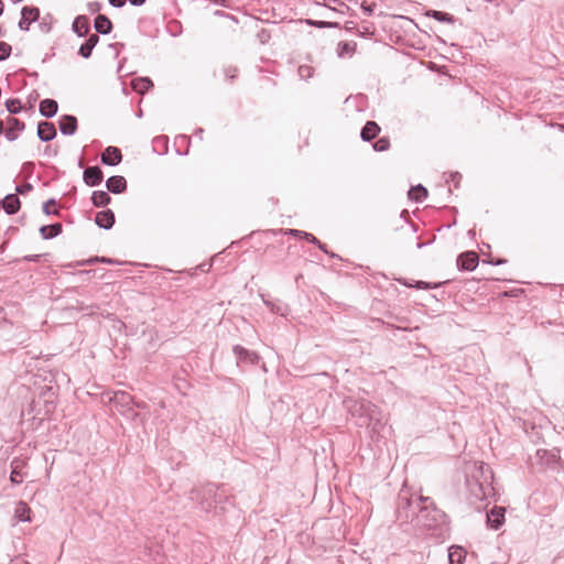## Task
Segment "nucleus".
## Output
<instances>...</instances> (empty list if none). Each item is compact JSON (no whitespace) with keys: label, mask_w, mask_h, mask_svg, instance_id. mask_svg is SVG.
Here are the masks:
<instances>
[{"label":"nucleus","mask_w":564,"mask_h":564,"mask_svg":"<svg viewBox=\"0 0 564 564\" xmlns=\"http://www.w3.org/2000/svg\"><path fill=\"white\" fill-rule=\"evenodd\" d=\"M397 520L400 524H412L414 529L432 530L446 524V513L438 509L430 497H413L402 489L398 495Z\"/></svg>","instance_id":"1"},{"label":"nucleus","mask_w":564,"mask_h":564,"mask_svg":"<svg viewBox=\"0 0 564 564\" xmlns=\"http://www.w3.org/2000/svg\"><path fill=\"white\" fill-rule=\"evenodd\" d=\"M350 413L357 417V424L360 427H370L373 432H378L383 425V414L381 410L368 400L356 401L350 406Z\"/></svg>","instance_id":"2"},{"label":"nucleus","mask_w":564,"mask_h":564,"mask_svg":"<svg viewBox=\"0 0 564 564\" xmlns=\"http://www.w3.org/2000/svg\"><path fill=\"white\" fill-rule=\"evenodd\" d=\"M221 488L215 484H206L200 488L193 489L189 498L196 501L203 511L209 512L226 499V496L220 492Z\"/></svg>","instance_id":"3"},{"label":"nucleus","mask_w":564,"mask_h":564,"mask_svg":"<svg viewBox=\"0 0 564 564\" xmlns=\"http://www.w3.org/2000/svg\"><path fill=\"white\" fill-rule=\"evenodd\" d=\"M122 414H130L132 419L138 416L133 411L134 398L126 391H116L109 400Z\"/></svg>","instance_id":"4"},{"label":"nucleus","mask_w":564,"mask_h":564,"mask_svg":"<svg viewBox=\"0 0 564 564\" xmlns=\"http://www.w3.org/2000/svg\"><path fill=\"white\" fill-rule=\"evenodd\" d=\"M40 18V9L36 7H23L21 10V19L19 21V29L29 31L31 23L37 21Z\"/></svg>","instance_id":"5"},{"label":"nucleus","mask_w":564,"mask_h":564,"mask_svg":"<svg viewBox=\"0 0 564 564\" xmlns=\"http://www.w3.org/2000/svg\"><path fill=\"white\" fill-rule=\"evenodd\" d=\"M10 466H11L10 481L13 485H20L23 481L24 477L26 476V474L23 471V469L26 466V460L21 457H14L11 460Z\"/></svg>","instance_id":"6"},{"label":"nucleus","mask_w":564,"mask_h":564,"mask_svg":"<svg viewBox=\"0 0 564 564\" xmlns=\"http://www.w3.org/2000/svg\"><path fill=\"white\" fill-rule=\"evenodd\" d=\"M479 263V257L475 251H465L457 258V268L463 271H473Z\"/></svg>","instance_id":"7"},{"label":"nucleus","mask_w":564,"mask_h":564,"mask_svg":"<svg viewBox=\"0 0 564 564\" xmlns=\"http://www.w3.org/2000/svg\"><path fill=\"white\" fill-rule=\"evenodd\" d=\"M232 351L237 358L238 365L241 362L257 365L259 362V355L253 350L242 347L241 345H235L232 347Z\"/></svg>","instance_id":"8"},{"label":"nucleus","mask_w":564,"mask_h":564,"mask_svg":"<svg viewBox=\"0 0 564 564\" xmlns=\"http://www.w3.org/2000/svg\"><path fill=\"white\" fill-rule=\"evenodd\" d=\"M83 180L88 186H98L104 180V173L98 165L88 166L84 170Z\"/></svg>","instance_id":"9"},{"label":"nucleus","mask_w":564,"mask_h":564,"mask_svg":"<svg viewBox=\"0 0 564 564\" xmlns=\"http://www.w3.org/2000/svg\"><path fill=\"white\" fill-rule=\"evenodd\" d=\"M101 163L109 166H116L122 161L121 150L117 147H107L101 153Z\"/></svg>","instance_id":"10"},{"label":"nucleus","mask_w":564,"mask_h":564,"mask_svg":"<svg viewBox=\"0 0 564 564\" xmlns=\"http://www.w3.org/2000/svg\"><path fill=\"white\" fill-rule=\"evenodd\" d=\"M59 131L64 135H73L77 131V118L73 115H64L58 121Z\"/></svg>","instance_id":"11"},{"label":"nucleus","mask_w":564,"mask_h":564,"mask_svg":"<svg viewBox=\"0 0 564 564\" xmlns=\"http://www.w3.org/2000/svg\"><path fill=\"white\" fill-rule=\"evenodd\" d=\"M7 122L9 127L6 130L4 135L8 141L13 142L18 139V133L25 129V123L14 117H8Z\"/></svg>","instance_id":"12"},{"label":"nucleus","mask_w":564,"mask_h":564,"mask_svg":"<svg viewBox=\"0 0 564 564\" xmlns=\"http://www.w3.org/2000/svg\"><path fill=\"white\" fill-rule=\"evenodd\" d=\"M535 458L541 466L551 467L557 463L560 455L556 451L538 449Z\"/></svg>","instance_id":"13"},{"label":"nucleus","mask_w":564,"mask_h":564,"mask_svg":"<svg viewBox=\"0 0 564 564\" xmlns=\"http://www.w3.org/2000/svg\"><path fill=\"white\" fill-rule=\"evenodd\" d=\"M116 221L115 213L111 209L98 212L95 216V224L106 230L113 227Z\"/></svg>","instance_id":"14"},{"label":"nucleus","mask_w":564,"mask_h":564,"mask_svg":"<svg viewBox=\"0 0 564 564\" xmlns=\"http://www.w3.org/2000/svg\"><path fill=\"white\" fill-rule=\"evenodd\" d=\"M57 132L53 122L41 121L37 124V137L43 142H50L55 139Z\"/></svg>","instance_id":"15"},{"label":"nucleus","mask_w":564,"mask_h":564,"mask_svg":"<svg viewBox=\"0 0 564 564\" xmlns=\"http://www.w3.org/2000/svg\"><path fill=\"white\" fill-rule=\"evenodd\" d=\"M106 187L112 194H121L127 191V181L121 175H113L106 181Z\"/></svg>","instance_id":"16"},{"label":"nucleus","mask_w":564,"mask_h":564,"mask_svg":"<svg viewBox=\"0 0 564 564\" xmlns=\"http://www.w3.org/2000/svg\"><path fill=\"white\" fill-rule=\"evenodd\" d=\"M72 30L79 37L88 35L90 31L89 19L86 15H78L75 18L72 24Z\"/></svg>","instance_id":"17"},{"label":"nucleus","mask_w":564,"mask_h":564,"mask_svg":"<svg viewBox=\"0 0 564 564\" xmlns=\"http://www.w3.org/2000/svg\"><path fill=\"white\" fill-rule=\"evenodd\" d=\"M58 110V104L56 100L46 98L40 102L39 111L41 116L45 118H53Z\"/></svg>","instance_id":"18"},{"label":"nucleus","mask_w":564,"mask_h":564,"mask_svg":"<svg viewBox=\"0 0 564 564\" xmlns=\"http://www.w3.org/2000/svg\"><path fill=\"white\" fill-rule=\"evenodd\" d=\"M94 28L97 33L106 35L112 31V22L105 14H98L94 20Z\"/></svg>","instance_id":"19"},{"label":"nucleus","mask_w":564,"mask_h":564,"mask_svg":"<svg viewBox=\"0 0 564 564\" xmlns=\"http://www.w3.org/2000/svg\"><path fill=\"white\" fill-rule=\"evenodd\" d=\"M2 207L8 215H14L21 208V200L17 194H8L2 202Z\"/></svg>","instance_id":"20"},{"label":"nucleus","mask_w":564,"mask_h":564,"mask_svg":"<svg viewBox=\"0 0 564 564\" xmlns=\"http://www.w3.org/2000/svg\"><path fill=\"white\" fill-rule=\"evenodd\" d=\"M98 34H90L88 39L83 43L78 50V54L84 58H89L93 54L94 47L98 44Z\"/></svg>","instance_id":"21"},{"label":"nucleus","mask_w":564,"mask_h":564,"mask_svg":"<svg viewBox=\"0 0 564 564\" xmlns=\"http://www.w3.org/2000/svg\"><path fill=\"white\" fill-rule=\"evenodd\" d=\"M380 127L376 121H367L364 128L361 129L360 137L364 141H371L380 132Z\"/></svg>","instance_id":"22"},{"label":"nucleus","mask_w":564,"mask_h":564,"mask_svg":"<svg viewBox=\"0 0 564 564\" xmlns=\"http://www.w3.org/2000/svg\"><path fill=\"white\" fill-rule=\"evenodd\" d=\"M63 231V226L61 223H54L52 225H44L40 228V234L43 239H53L61 235Z\"/></svg>","instance_id":"23"},{"label":"nucleus","mask_w":564,"mask_h":564,"mask_svg":"<svg viewBox=\"0 0 564 564\" xmlns=\"http://www.w3.org/2000/svg\"><path fill=\"white\" fill-rule=\"evenodd\" d=\"M466 553L460 546H451L448 549V564H463Z\"/></svg>","instance_id":"24"},{"label":"nucleus","mask_w":564,"mask_h":564,"mask_svg":"<svg viewBox=\"0 0 564 564\" xmlns=\"http://www.w3.org/2000/svg\"><path fill=\"white\" fill-rule=\"evenodd\" d=\"M408 197L416 203L423 202L427 197V189L423 185L417 184L409 189Z\"/></svg>","instance_id":"25"},{"label":"nucleus","mask_w":564,"mask_h":564,"mask_svg":"<svg viewBox=\"0 0 564 564\" xmlns=\"http://www.w3.org/2000/svg\"><path fill=\"white\" fill-rule=\"evenodd\" d=\"M31 509L24 501H19L17 503L15 510H14V517L21 521V522H30L31 521Z\"/></svg>","instance_id":"26"},{"label":"nucleus","mask_w":564,"mask_h":564,"mask_svg":"<svg viewBox=\"0 0 564 564\" xmlns=\"http://www.w3.org/2000/svg\"><path fill=\"white\" fill-rule=\"evenodd\" d=\"M111 202V197L108 192L94 191L91 195V203L95 207H105Z\"/></svg>","instance_id":"27"},{"label":"nucleus","mask_w":564,"mask_h":564,"mask_svg":"<svg viewBox=\"0 0 564 564\" xmlns=\"http://www.w3.org/2000/svg\"><path fill=\"white\" fill-rule=\"evenodd\" d=\"M357 44L356 42H346L341 41L337 45V54L339 57L350 56L356 51Z\"/></svg>","instance_id":"28"},{"label":"nucleus","mask_w":564,"mask_h":564,"mask_svg":"<svg viewBox=\"0 0 564 564\" xmlns=\"http://www.w3.org/2000/svg\"><path fill=\"white\" fill-rule=\"evenodd\" d=\"M425 15L429 17V18H433V19H435L438 22H446V23H454L455 22L454 15H452V14H449L447 12H443V11L429 10L425 13Z\"/></svg>","instance_id":"29"},{"label":"nucleus","mask_w":564,"mask_h":564,"mask_svg":"<svg viewBox=\"0 0 564 564\" xmlns=\"http://www.w3.org/2000/svg\"><path fill=\"white\" fill-rule=\"evenodd\" d=\"M376 28L371 22H365L358 28L357 34L362 37H370L375 34Z\"/></svg>","instance_id":"30"},{"label":"nucleus","mask_w":564,"mask_h":564,"mask_svg":"<svg viewBox=\"0 0 564 564\" xmlns=\"http://www.w3.org/2000/svg\"><path fill=\"white\" fill-rule=\"evenodd\" d=\"M308 25L318 28V29H335L339 26L337 22H328V21H317V20H306Z\"/></svg>","instance_id":"31"},{"label":"nucleus","mask_w":564,"mask_h":564,"mask_svg":"<svg viewBox=\"0 0 564 564\" xmlns=\"http://www.w3.org/2000/svg\"><path fill=\"white\" fill-rule=\"evenodd\" d=\"M6 108L7 110L11 113V115H17L21 111L22 109V106H21V101L19 99H8L6 101Z\"/></svg>","instance_id":"32"},{"label":"nucleus","mask_w":564,"mask_h":564,"mask_svg":"<svg viewBox=\"0 0 564 564\" xmlns=\"http://www.w3.org/2000/svg\"><path fill=\"white\" fill-rule=\"evenodd\" d=\"M52 206H56V200L54 198H50L43 204V207H42L43 213L47 216H50V215L58 216L59 210L52 209Z\"/></svg>","instance_id":"33"},{"label":"nucleus","mask_w":564,"mask_h":564,"mask_svg":"<svg viewBox=\"0 0 564 564\" xmlns=\"http://www.w3.org/2000/svg\"><path fill=\"white\" fill-rule=\"evenodd\" d=\"M372 148L377 152H383L387 151L390 148V140L387 137L378 139L373 144Z\"/></svg>","instance_id":"34"},{"label":"nucleus","mask_w":564,"mask_h":564,"mask_svg":"<svg viewBox=\"0 0 564 564\" xmlns=\"http://www.w3.org/2000/svg\"><path fill=\"white\" fill-rule=\"evenodd\" d=\"M297 73L302 79L307 80L313 77L314 68L310 65H301L297 69Z\"/></svg>","instance_id":"35"},{"label":"nucleus","mask_w":564,"mask_h":564,"mask_svg":"<svg viewBox=\"0 0 564 564\" xmlns=\"http://www.w3.org/2000/svg\"><path fill=\"white\" fill-rule=\"evenodd\" d=\"M12 46L7 42H0V62L6 61L10 57Z\"/></svg>","instance_id":"36"},{"label":"nucleus","mask_w":564,"mask_h":564,"mask_svg":"<svg viewBox=\"0 0 564 564\" xmlns=\"http://www.w3.org/2000/svg\"><path fill=\"white\" fill-rule=\"evenodd\" d=\"M139 85H135L134 88L139 90L140 93H143L144 90H148L149 88L153 87V83L150 78H140Z\"/></svg>","instance_id":"37"},{"label":"nucleus","mask_w":564,"mask_h":564,"mask_svg":"<svg viewBox=\"0 0 564 564\" xmlns=\"http://www.w3.org/2000/svg\"><path fill=\"white\" fill-rule=\"evenodd\" d=\"M506 509L496 507V530H498L505 522Z\"/></svg>","instance_id":"38"},{"label":"nucleus","mask_w":564,"mask_h":564,"mask_svg":"<svg viewBox=\"0 0 564 564\" xmlns=\"http://www.w3.org/2000/svg\"><path fill=\"white\" fill-rule=\"evenodd\" d=\"M95 262L115 263V260L105 258V257H101V258L95 257V258H90V259L86 260L85 262H82V264H93Z\"/></svg>","instance_id":"39"},{"label":"nucleus","mask_w":564,"mask_h":564,"mask_svg":"<svg viewBox=\"0 0 564 564\" xmlns=\"http://www.w3.org/2000/svg\"><path fill=\"white\" fill-rule=\"evenodd\" d=\"M271 35H270V32L265 29H261L258 33H257V39L259 40L260 43L262 44H265L269 40H270Z\"/></svg>","instance_id":"40"},{"label":"nucleus","mask_w":564,"mask_h":564,"mask_svg":"<svg viewBox=\"0 0 564 564\" xmlns=\"http://www.w3.org/2000/svg\"><path fill=\"white\" fill-rule=\"evenodd\" d=\"M32 189H33L32 184H30V183H24V184H21V185H17V187H15V192H17V193H15V194H17V195H18V194L23 195V194H25V193L31 192Z\"/></svg>","instance_id":"41"},{"label":"nucleus","mask_w":564,"mask_h":564,"mask_svg":"<svg viewBox=\"0 0 564 564\" xmlns=\"http://www.w3.org/2000/svg\"><path fill=\"white\" fill-rule=\"evenodd\" d=\"M87 7H88V11L90 13H96V12H99L101 10L102 6L98 1H91V2H88Z\"/></svg>","instance_id":"42"},{"label":"nucleus","mask_w":564,"mask_h":564,"mask_svg":"<svg viewBox=\"0 0 564 564\" xmlns=\"http://www.w3.org/2000/svg\"><path fill=\"white\" fill-rule=\"evenodd\" d=\"M486 524L488 528L494 529V508L486 511Z\"/></svg>","instance_id":"43"},{"label":"nucleus","mask_w":564,"mask_h":564,"mask_svg":"<svg viewBox=\"0 0 564 564\" xmlns=\"http://www.w3.org/2000/svg\"><path fill=\"white\" fill-rule=\"evenodd\" d=\"M264 304L270 307V310L273 312V313H276V314H280V315H284L282 308L280 305H275L273 304L272 302L270 301H264Z\"/></svg>","instance_id":"44"},{"label":"nucleus","mask_w":564,"mask_h":564,"mask_svg":"<svg viewBox=\"0 0 564 564\" xmlns=\"http://www.w3.org/2000/svg\"><path fill=\"white\" fill-rule=\"evenodd\" d=\"M376 8V3L367 4L366 2L361 3V9L367 15H372Z\"/></svg>","instance_id":"45"},{"label":"nucleus","mask_w":564,"mask_h":564,"mask_svg":"<svg viewBox=\"0 0 564 564\" xmlns=\"http://www.w3.org/2000/svg\"><path fill=\"white\" fill-rule=\"evenodd\" d=\"M449 177H451V182L454 183L455 188H458L459 183L462 181V174L458 172H454V173L449 174Z\"/></svg>","instance_id":"46"},{"label":"nucleus","mask_w":564,"mask_h":564,"mask_svg":"<svg viewBox=\"0 0 564 564\" xmlns=\"http://www.w3.org/2000/svg\"><path fill=\"white\" fill-rule=\"evenodd\" d=\"M166 143H167V140H166V138H165V137H156V138H154V140H153V147H154V149H155L156 147H164V148H166Z\"/></svg>","instance_id":"47"},{"label":"nucleus","mask_w":564,"mask_h":564,"mask_svg":"<svg viewBox=\"0 0 564 564\" xmlns=\"http://www.w3.org/2000/svg\"><path fill=\"white\" fill-rule=\"evenodd\" d=\"M225 76L229 79V80H232L234 78H236L237 76V68L235 67H228L225 69Z\"/></svg>","instance_id":"48"},{"label":"nucleus","mask_w":564,"mask_h":564,"mask_svg":"<svg viewBox=\"0 0 564 564\" xmlns=\"http://www.w3.org/2000/svg\"><path fill=\"white\" fill-rule=\"evenodd\" d=\"M303 238L313 245L317 246L319 243V240L314 235H312L310 232H306V231L303 232Z\"/></svg>","instance_id":"49"},{"label":"nucleus","mask_w":564,"mask_h":564,"mask_svg":"<svg viewBox=\"0 0 564 564\" xmlns=\"http://www.w3.org/2000/svg\"><path fill=\"white\" fill-rule=\"evenodd\" d=\"M415 288L423 289V290H429V289L437 288V284L432 285L429 282L417 281L416 284H415Z\"/></svg>","instance_id":"50"},{"label":"nucleus","mask_w":564,"mask_h":564,"mask_svg":"<svg viewBox=\"0 0 564 564\" xmlns=\"http://www.w3.org/2000/svg\"><path fill=\"white\" fill-rule=\"evenodd\" d=\"M41 257L42 254H29L23 257V260L28 262H39Z\"/></svg>","instance_id":"51"},{"label":"nucleus","mask_w":564,"mask_h":564,"mask_svg":"<svg viewBox=\"0 0 564 564\" xmlns=\"http://www.w3.org/2000/svg\"><path fill=\"white\" fill-rule=\"evenodd\" d=\"M109 1V4L115 7V8H122L127 0H108Z\"/></svg>","instance_id":"52"},{"label":"nucleus","mask_w":564,"mask_h":564,"mask_svg":"<svg viewBox=\"0 0 564 564\" xmlns=\"http://www.w3.org/2000/svg\"><path fill=\"white\" fill-rule=\"evenodd\" d=\"M359 25L355 24L354 22H347L346 23V30L349 32H356L358 31Z\"/></svg>","instance_id":"53"},{"label":"nucleus","mask_w":564,"mask_h":564,"mask_svg":"<svg viewBox=\"0 0 564 564\" xmlns=\"http://www.w3.org/2000/svg\"><path fill=\"white\" fill-rule=\"evenodd\" d=\"M303 232L302 230H297V229H288L285 231V234L288 235H292V236H296V237H302L303 238Z\"/></svg>","instance_id":"54"},{"label":"nucleus","mask_w":564,"mask_h":564,"mask_svg":"<svg viewBox=\"0 0 564 564\" xmlns=\"http://www.w3.org/2000/svg\"><path fill=\"white\" fill-rule=\"evenodd\" d=\"M133 408H138V409L144 410V409L148 408V404L144 401H137L134 399Z\"/></svg>","instance_id":"55"},{"label":"nucleus","mask_w":564,"mask_h":564,"mask_svg":"<svg viewBox=\"0 0 564 564\" xmlns=\"http://www.w3.org/2000/svg\"><path fill=\"white\" fill-rule=\"evenodd\" d=\"M9 564H29V563H28V561H25L22 557H15V558L11 560V562Z\"/></svg>","instance_id":"56"},{"label":"nucleus","mask_w":564,"mask_h":564,"mask_svg":"<svg viewBox=\"0 0 564 564\" xmlns=\"http://www.w3.org/2000/svg\"><path fill=\"white\" fill-rule=\"evenodd\" d=\"M34 169V163L33 162H25L23 164V170L24 171H32Z\"/></svg>","instance_id":"57"},{"label":"nucleus","mask_w":564,"mask_h":564,"mask_svg":"<svg viewBox=\"0 0 564 564\" xmlns=\"http://www.w3.org/2000/svg\"><path fill=\"white\" fill-rule=\"evenodd\" d=\"M147 0H129L132 6L140 7L145 3Z\"/></svg>","instance_id":"58"},{"label":"nucleus","mask_w":564,"mask_h":564,"mask_svg":"<svg viewBox=\"0 0 564 564\" xmlns=\"http://www.w3.org/2000/svg\"><path fill=\"white\" fill-rule=\"evenodd\" d=\"M317 247L325 253H329L328 250L326 249V245L321 242L317 245Z\"/></svg>","instance_id":"59"},{"label":"nucleus","mask_w":564,"mask_h":564,"mask_svg":"<svg viewBox=\"0 0 564 564\" xmlns=\"http://www.w3.org/2000/svg\"><path fill=\"white\" fill-rule=\"evenodd\" d=\"M3 10H4V3L2 0H0V17L2 15L3 13Z\"/></svg>","instance_id":"60"},{"label":"nucleus","mask_w":564,"mask_h":564,"mask_svg":"<svg viewBox=\"0 0 564 564\" xmlns=\"http://www.w3.org/2000/svg\"><path fill=\"white\" fill-rule=\"evenodd\" d=\"M204 130L202 128H198L196 131H195V134L196 135H200L203 134Z\"/></svg>","instance_id":"61"},{"label":"nucleus","mask_w":564,"mask_h":564,"mask_svg":"<svg viewBox=\"0 0 564 564\" xmlns=\"http://www.w3.org/2000/svg\"><path fill=\"white\" fill-rule=\"evenodd\" d=\"M41 28L46 32H48L51 29L47 24H41Z\"/></svg>","instance_id":"62"},{"label":"nucleus","mask_w":564,"mask_h":564,"mask_svg":"<svg viewBox=\"0 0 564 564\" xmlns=\"http://www.w3.org/2000/svg\"><path fill=\"white\" fill-rule=\"evenodd\" d=\"M3 129H4L3 121L0 119V135L3 133Z\"/></svg>","instance_id":"63"},{"label":"nucleus","mask_w":564,"mask_h":564,"mask_svg":"<svg viewBox=\"0 0 564 564\" xmlns=\"http://www.w3.org/2000/svg\"><path fill=\"white\" fill-rule=\"evenodd\" d=\"M426 245H427V243H425V242H420V241H419V242L416 243V247H417L419 249H421V248H423V247H424V246H426Z\"/></svg>","instance_id":"64"}]
</instances>
